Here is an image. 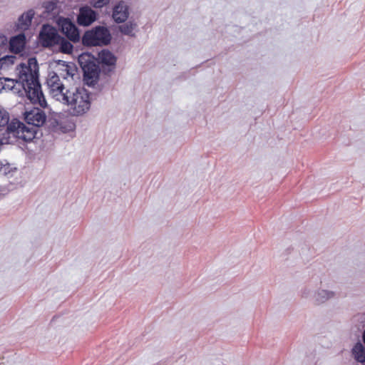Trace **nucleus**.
I'll use <instances>...</instances> for the list:
<instances>
[{
    "label": "nucleus",
    "instance_id": "nucleus-14",
    "mask_svg": "<svg viewBox=\"0 0 365 365\" xmlns=\"http://www.w3.org/2000/svg\"><path fill=\"white\" fill-rule=\"evenodd\" d=\"M34 16V11L31 9L24 13L18 20L17 28L19 30L25 31L31 25V20Z\"/></svg>",
    "mask_w": 365,
    "mask_h": 365
},
{
    "label": "nucleus",
    "instance_id": "nucleus-4",
    "mask_svg": "<svg viewBox=\"0 0 365 365\" xmlns=\"http://www.w3.org/2000/svg\"><path fill=\"white\" fill-rule=\"evenodd\" d=\"M110 41V34L108 29L98 26L94 29L86 31L82 37V43L85 46L107 45Z\"/></svg>",
    "mask_w": 365,
    "mask_h": 365
},
{
    "label": "nucleus",
    "instance_id": "nucleus-23",
    "mask_svg": "<svg viewBox=\"0 0 365 365\" xmlns=\"http://www.w3.org/2000/svg\"><path fill=\"white\" fill-rule=\"evenodd\" d=\"M67 73L68 75L73 76V73L72 72H70L69 70L67 69Z\"/></svg>",
    "mask_w": 365,
    "mask_h": 365
},
{
    "label": "nucleus",
    "instance_id": "nucleus-17",
    "mask_svg": "<svg viewBox=\"0 0 365 365\" xmlns=\"http://www.w3.org/2000/svg\"><path fill=\"white\" fill-rule=\"evenodd\" d=\"M17 60L14 55L5 56L0 58V67L1 69H9Z\"/></svg>",
    "mask_w": 365,
    "mask_h": 365
},
{
    "label": "nucleus",
    "instance_id": "nucleus-7",
    "mask_svg": "<svg viewBox=\"0 0 365 365\" xmlns=\"http://www.w3.org/2000/svg\"><path fill=\"white\" fill-rule=\"evenodd\" d=\"M47 86L49 88L50 95L58 101H61L64 97V86L61 83L59 77L56 73L49 75L47 79Z\"/></svg>",
    "mask_w": 365,
    "mask_h": 365
},
{
    "label": "nucleus",
    "instance_id": "nucleus-13",
    "mask_svg": "<svg viewBox=\"0 0 365 365\" xmlns=\"http://www.w3.org/2000/svg\"><path fill=\"white\" fill-rule=\"evenodd\" d=\"M84 77L87 81L93 83L96 81L99 76L98 68L95 64H88L83 66ZM89 83V82H88Z\"/></svg>",
    "mask_w": 365,
    "mask_h": 365
},
{
    "label": "nucleus",
    "instance_id": "nucleus-9",
    "mask_svg": "<svg viewBox=\"0 0 365 365\" xmlns=\"http://www.w3.org/2000/svg\"><path fill=\"white\" fill-rule=\"evenodd\" d=\"M9 91L13 93H19L21 91L18 80L9 78H0V93H7Z\"/></svg>",
    "mask_w": 365,
    "mask_h": 365
},
{
    "label": "nucleus",
    "instance_id": "nucleus-21",
    "mask_svg": "<svg viewBox=\"0 0 365 365\" xmlns=\"http://www.w3.org/2000/svg\"><path fill=\"white\" fill-rule=\"evenodd\" d=\"M57 2L51 1L44 4V8L48 12H52L56 9Z\"/></svg>",
    "mask_w": 365,
    "mask_h": 365
},
{
    "label": "nucleus",
    "instance_id": "nucleus-11",
    "mask_svg": "<svg viewBox=\"0 0 365 365\" xmlns=\"http://www.w3.org/2000/svg\"><path fill=\"white\" fill-rule=\"evenodd\" d=\"M26 45V36L24 34H20L12 37L9 41V49L11 52L19 53L24 49Z\"/></svg>",
    "mask_w": 365,
    "mask_h": 365
},
{
    "label": "nucleus",
    "instance_id": "nucleus-8",
    "mask_svg": "<svg viewBox=\"0 0 365 365\" xmlns=\"http://www.w3.org/2000/svg\"><path fill=\"white\" fill-rule=\"evenodd\" d=\"M96 19V13L89 6H83L79 10L77 22L81 26H89Z\"/></svg>",
    "mask_w": 365,
    "mask_h": 365
},
{
    "label": "nucleus",
    "instance_id": "nucleus-1",
    "mask_svg": "<svg viewBox=\"0 0 365 365\" xmlns=\"http://www.w3.org/2000/svg\"><path fill=\"white\" fill-rule=\"evenodd\" d=\"M18 82L27 98L34 105L42 108L47 106L38 80V65L36 58H29L27 63H20L16 68Z\"/></svg>",
    "mask_w": 365,
    "mask_h": 365
},
{
    "label": "nucleus",
    "instance_id": "nucleus-19",
    "mask_svg": "<svg viewBox=\"0 0 365 365\" xmlns=\"http://www.w3.org/2000/svg\"><path fill=\"white\" fill-rule=\"evenodd\" d=\"M136 26L135 24L128 23L120 26V31L125 35H133V32Z\"/></svg>",
    "mask_w": 365,
    "mask_h": 365
},
{
    "label": "nucleus",
    "instance_id": "nucleus-16",
    "mask_svg": "<svg viewBox=\"0 0 365 365\" xmlns=\"http://www.w3.org/2000/svg\"><path fill=\"white\" fill-rule=\"evenodd\" d=\"M355 359L359 362H365V348L360 342L355 344L352 349Z\"/></svg>",
    "mask_w": 365,
    "mask_h": 365
},
{
    "label": "nucleus",
    "instance_id": "nucleus-2",
    "mask_svg": "<svg viewBox=\"0 0 365 365\" xmlns=\"http://www.w3.org/2000/svg\"><path fill=\"white\" fill-rule=\"evenodd\" d=\"M25 120L29 125L14 119L10 122L7 127L9 133L12 136L21 139L24 141H31L36 136L37 128L43 125L46 122V115L43 110L38 108H34L24 113Z\"/></svg>",
    "mask_w": 365,
    "mask_h": 365
},
{
    "label": "nucleus",
    "instance_id": "nucleus-24",
    "mask_svg": "<svg viewBox=\"0 0 365 365\" xmlns=\"http://www.w3.org/2000/svg\"><path fill=\"white\" fill-rule=\"evenodd\" d=\"M363 341H364V342L365 344V329H364V331L363 333Z\"/></svg>",
    "mask_w": 365,
    "mask_h": 365
},
{
    "label": "nucleus",
    "instance_id": "nucleus-15",
    "mask_svg": "<svg viewBox=\"0 0 365 365\" xmlns=\"http://www.w3.org/2000/svg\"><path fill=\"white\" fill-rule=\"evenodd\" d=\"M98 58L100 61L103 64H106L108 66H113L116 62V58L115 56L109 51H102L98 54Z\"/></svg>",
    "mask_w": 365,
    "mask_h": 365
},
{
    "label": "nucleus",
    "instance_id": "nucleus-3",
    "mask_svg": "<svg viewBox=\"0 0 365 365\" xmlns=\"http://www.w3.org/2000/svg\"><path fill=\"white\" fill-rule=\"evenodd\" d=\"M61 102L68 106L71 115L76 116L84 114L91 107L89 93L84 88L66 89Z\"/></svg>",
    "mask_w": 365,
    "mask_h": 365
},
{
    "label": "nucleus",
    "instance_id": "nucleus-10",
    "mask_svg": "<svg viewBox=\"0 0 365 365\" xmlns=\"http://www.w3.org/2000/svg\"><path fill=\"white\" fill-rule=\"evenodd\" d=\"M128 17V7L123 1L118 3L113 9V18L117 23H122Z\"/></svg>",
    "mask_w": 365,
    "mask_h": 365
},
{
    "label": "nucleus",
    "instance_id": "nucleus-25",
    "mask_svg": "<svg viewBox=\"0 0 365 365\" xmlns=\"http://www.w3.org/2000/svg\"><path fill=\"white\" fill-rule=\"evenodd\" d=\"M317 300H318L319 302H324V299H317Z\"/></svg>",
    "mask_w": 365,
    "mask_h": 365
},
{
    "label": "nucleus",
    "instance_id": "nucleus-22",
    "mask_svg": "<svg viewBox=\"0 0 365 365\" xmlns=\"http://www.w3.org/2000/svg\"><path fill=\"white\" fill-rule=\"evenodd\" d=\"M318 295L322 297L323 299L324 298L325 299H328L334 296V293L326 290H322L319 292Z\"/></svg>",
    "mask_w": 365,
    "mask_h": 365
},
{
    "label": "nucleus",
    "instance_id": "nucleus-18",
    "mask_svg": "<svg viewBox=\"0 0 365 365\" xmlns=\"http://www.w3.org/2000/svg\"><path fill=\"white\" fill-rule=\"evenodd\" d=\"M60 46L61 51L64 53H71L73 51V45L63 37L60 36V40L58 41V44Z\"/></svg>",
    "mask_w": 365,
    "mask_h": 365
},
{
    "label": "nucleus",
    "instance_id": "nucleus-20",
    "mask_svg": "<svg viewBox=\"0 0 365 365\" xmlns=\"http://www.w3.org/2000/svg\"><path fill=\"white\" fill-rule=\"evenodd\" d=\"M110 0H92L93 6L96 9H101L109 4Z\"/></svg>",
    "mask_w": 365,
    "mask_h": 365
},
{
    "label": "nucleus",
    "instance_id": "nucleus-12",
    "mask_svg": "<svg viewBox=\"0 0 365 365\" xmlns=\"http://www.w3.org/2000/svg\"><path fill=\"white\" fill-rule=\"evenodd\" d=\"M9 117L8 113L2 112L0 110V138L2 139V144L8 143V139L5 137L6 133L9 136L12 135L11 133H9L7 130V127L10 124V123H9Z\"/></svg>",
    "mask_w": 365,
    "mask_h": 365
},
{
    "label": "nucleus",
    "instance_id": "nucleus-5",
    "mask_svg": "<svg viewBox=\"0 0 365 365\" xmlns=\"http://www.w3.org/2000/svg\"><path fill=\"white\" fill-rule=\"evenodd\" d=\"M60 36L54 27L43 25L39 34V39L43 46L51 47L58 44Z\"/></svg>",
    "mask_w": 365,
    "mask_h": 365
},
{
    "label": "nucleus",
    "instance_id": "nucleus-6",
    "mask_svg": "<svg viewBox=\"0 0 365 365\" xmlns=\"http://www.w3.org/2000/svg\"><path fill=\"white\" fill-rule=\"evenodd\" d=\"M61 31L66 36L73 42H78L80 40L78 29L76 26L68 18L60 17L57 21Z\"/></svg>",
    "mask_w": 365,
    "mask_h": 365
}]
</instances>
